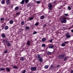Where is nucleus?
I'll return each instance as SVG.
<instances>
[{
	"label": "nucleus",
	"instance_id": "1",
	"mask_svg": "<svg viewBox=\"0 0 73 73\" xmlns=\"http://www.w3.org/2000/svg\"><path fill=\"white\" fill-rule=\"evenodd\" d=\"M62 19L61 21V23H66V22H67V21H66V19L65 17H62Z\"/></svg>",
	"mask_w": 73,
	"mask_h": 73
},
{
	"label": "nucleus",
	"instance_id": "2",
	"mask_svg": "<svg viewBox=\"0 0 73 73\" xmlns=\"http://www.w3.org/2000/svg\"><path fill=\"white\" fill-rule=\"evenodd\" d=\"M36 69L37 68H36V67H31V71H35V70H36Z\"/></svg>",
	"mask_w": 73,
	"mask_h": 73
},
{
	"label": "nucleus",
	"instance_id": "3",
	"mask_svg": "<svg viewBox=\"0 0 73 73\" xmlns=\"http://www.w3.org/2000/svg\"><path fill=\"white\" fill-rule=\"evenodd\" d=\"M65 54L60 55L58 56V57L60 59H62L65 57Z\"/></svg>",
	"mask_w": 73,
	"mask_h": 73
},
{
	"label": "nucleus",
	"instance_id": "4",
	"mask_svg": "<svg viewBox=\"0 0 73 73\" xmlns=\"http://www.w3.org/2000/svg\"><path fill=\"white\" fill-rule=\"evenodd\" d=\"M6 4L7 5H10L11 4V2L10 0H6Z\"/></svg>",
	"mask_w": 73,
	"mask_h": 73
},
{
	"label": "nucleus",
	"instance_id": "5",
	"mask_svg": "<svg viewBox=\"0 0 73 73\" xmlns=\"http://www.w3.org/2000/svg\"><path fill=\"white\" fill-rule=\"evenodd\" d=\"M66 37L67 38H70L71 36L69 35V33H67L66 34Z\"/></svg>",
	"mask_w": 73,
	"mask_h": 73
},
{
	"label": "nucleus",
	"instance_id": "6",
	"mask_svg": "<svg viewBox=\"0 0 73 73\" xmlns=\"http://www.w3.org/2000/svg\"><path fill=\"white\" fill-rule=\"evenodd\" d=\"M36 57V58H40L42 57V56L41 54H37Z\"/></svg>",
	"mask_w": 73,
	"mask_h": 73
},
{
	"label": "nucleus",
	"instance_id": "7",
	"mask_svg": "<svg viewBox=\"0 0 73 73\" xmlns=\"http://www.w3.org/2000/svg\"><path fill=\"white\" fill-rule=\"evenodd\" d=\"M48 7H49V10H50L52 8V5L50 3H49L48 4Z\"/></svg>",
	"mask_w": 73,
	"mask_h": 73
},
{
	"label": "nucleus",
	"instance_id": "8",
	"mask_svg": "<svg viewBox=\"0 0 73 73\" xmlns=\"http://www.w3.org/2000/svg\"><path fill=\"white\" fill-rule=\"evenodd\" d=\"M54 47V45L53 44H52L51 45H50L48 47V48H49L52 49V48H53Z\"/></svg>",
	"mask_w": 73,
	"mask_h": 73
},
{
	"label": "nucleus",
	"instance_id": "9",
	"mask_svg": "<svg viewBox=\"0 0 73 73\" xmlns=\"http://www.w3.org/2000/svg\"><path fill=\"white\" fill-rule=\"evenodd\" d=\"M27 45H31V42L29 40L27 41Z\"/></svg>",
	"mask_w": 73,
	"mask_h": 73
},
{
	"label": "nucleus",
	"instance_id": "10",
	"mask_svg": "<svg viewBox=\"0 0 73 73\" xmlns=\"http://www.w3.org/2000/svg\"><path fill=\"white\" fill-rule=\"evenodd\" d=\"M20 60L21 61H24V57H21L20 58Z\"/></svg>",
	"mask_w": 73,
	"mask_h": 73
},
{
	"label": "nucleus",
	"instance_id": "11",
	"mask_svg": "<svg viewBox=\"0 0 73 73\" xmlns=\"http://www.w3.org/2000/svg\"><path fill=\"white\" fill-rule=\"evenodd\" d=\"M38 60L39 62H42V59L41 58H39Z\"/></svg>",
	"mask_w": 73,
	"mask_h": 73
},
{
	"label": "nucleus",
	"instance_id": "12",
	"mask_svg": "<svg viewBox=\"0 0 73 73\" xmlns=\"http://www.w3.org/2000/svg\"><path fill=\"white\" fill-rule=\"evenodd\" d=\"M9 23L11 24H12L13 23V21L12 20H11L9 21Z\"/></svg>",
	"mask_w": 73,
	"mask_h": 73
},
{
	"label": "nucleus",
	"instance_id": "13",
	"mask_svg": "<svg viewBox=\"0 0 73 73\" xmlns=\"http://www.w3.org/2000/svg\"><path fill=\"white\" fill-rule=\"evenodd\" d=\"M44 68H45V69H48V68H49V66H48V65H46V66H44Z\"/></svg>",
	"mask_w": 73,
	"mask_h": 73
},
{
	"label": "nucleus",
	"instance_id": "14",
	"mask_svg": "<svg viewBox=\"0 0 73 73\" xmlns=\"http://www.w3.org/2000/svg\"><path fill=\"white\" fill-rule=\"evenodd\" d=\"M3 42L4 44H5V43H7V42H8V41L3 39Z\"/></svg>",
	"mask_w": 73,
	"mask_h": 73
},
{
	"label": "nucleus",
	"instance_id": "15",
	"mask_svg": "<svg viewBox=\"0 0 73 73\" xmlns=\"http://www.w3.org/2000/svg\"><path fill=\"white\" fill-rule=\"evenodd\" d=\"M7 46H11V43H10L9 42H8L7 43Z\"/></svg>",
	"mask_w": 73,
	"mask_h": 73
},
{
	"label": "nucleus",
	"instance_id": "16",
	"mask_svg": "<svg viewBox=\"0 0 73 73\" xmlns=\"http://www.w3.org/2000/svg\"><path fill=\"white\" fill-rule=\"evenodd\" d=\"M24 1L26 4H27L29 3V0H24Z\"/></svg>",
	"mask_w": 73,
	"mask_h": 73
},
{
	"label": "nucleus",
	"instance_id": "17",
	"mask_svg": "<svg viewBox=\"0 0 73 73\" xmlns=\"http://www.w3.org/2000/svg\"><path fill=\"white\" fill-rule=\"evenodd\" d=\"M3 38H4L5 37V35L4 34H2V35H1Z\"/></svg>",
	"mask_w": 73,
	"mask_h": 73
},
{
	"label": "nucleus",
	"instance_id": "18",
	"mask_svg": "<svg viewBox=\"0 0 73 73\" xmlns=\"http://www.w3.org/2000/svg\"><path fill=\"white\" fill-rule=\"evenodd\" d=\"M45 17V16L44 15H42L40 18L41 19H44Z\"/></svg>",
	"mask_w": 73,
	"mask_h": 73
},
{
	"label": "nucleus",
	"instance_id": "19",
	"mask_svg": "<svg viewBox=\"0 0 73 73\" xmlns=\"http://www.w3.org/2000/svg\"><path fill=\"white\" fill-rule=\"evenodd\" d=\"M6 70H7L8 72H9V71H10V69L7 67L6 68Z\"/></svg>",
	"mask_w": 73,
	"mask_h": 73
},
{
	"label": "nucleus",
	"instance_id": "20",
	"mask_svg": "<svg viewBox=\"0 0 73 73\" xmlns=\"http://www.w3.org/2000/svg\"><path fill=\"white\" fill-rule=\"evenodd\" d=\"M45 38H42V42H45Z\"/></svg>",
	"mask_w": 73,
	"mask_h": 73
},
{
	"label": "nucleus",
	"instance_id": "21",
	"mask_svg": "<svg viewBox=\"0 0 73 73\" xmlns=\"http://www.w3.org/2000/svg\"><path fill=\"white\" fill-rule=\"evenodd\" d=\"M64 43L65 44H68L69 43V42L68 41H65L64 42Z\"/></svg>",
	"mask_w": 73,
	"mask_h": 73
},
{
	"label": "nucleus",
	"instance_id": "22",
	"mask_svg": "<svg viewBox=\"0 0 73 73\" xmlns=\"http://www.w3.org/2000/svg\"><path fill=\"white\" fill-rule=\"evenodd\" d=\"M8 29V26H7L5 27V30H7Z\"/></svg>",
	"mask_w": 73,
	"mask_h": 73
},
{
	"label": "nucleus",
	"instance_id": "23",
	"mask_svg": "<svg viewBox=\"0 0 73 73\" xmlns=\"http://www.w3.org/2000/svg\"><path fill=\"white\" fill-rule=\"evenodd\" d=\"M24 0H22V1L21 2V4H24Z\"/></svg>",
	"mask_w": 73,
	"mask_h": 73
},
{
	"label": "nucleus",
	"instance_id": "24",
	"mask_svg": "<svg viewBox=\"0 0 73 73\" xmlns=\"http://www.w3.org/2000/svg\"><path fill=\"white\" fill-rule=\"evenodd\" d=\"M61 46H65V44L64 43L61 44Z\"/></svg>",
	"mask_w": 73,
	"mask_h": 73
},
{
	"label": "nucleus",
	"instance_id": "25",
	"mask_svg": "<svg viewBox=\"0 0 73 73\" xmlns=\"http://www.w3.org/2000/svg\"><path fill=\"white\" fill-rule=\"evenodd\" d=\"M68 58V56L65 57L64 59V61H66V59Z\"/></svg>",
	"mask_w": 73,
	"mask_h": 73
},
{
	"label": "nucleus",
	"instance_id": "26",
	"mask_svg": "<svg viewBox=\"0 0 73 73\" xmlns=\"http://www.w3.org/2000/svg\"><path fill=\"white\" fill-rule=\"evenodd\" d=\"M1 3L2 4H4V3H5V1H4V0H3L2 1H1Z\"/></svg>",
	"mask_w": 73,
	"mask_h": 73
},
{
	"label": "nucleus",
	"instance_id": "27",
	"mask_svg": "<svg viewBox=\"0 0 73 73\" xmlns=\"http://www.w3.org/2000/svg\"><path fill=\"white\" fill-rule=\"evenodd\" d=\"M25 23L24 22V21H22V22H21V25H24V24H25Z\"/></svg>",
	"mask_w": 73,
	"mask_h": 73
},
{
	"label": "nucleus",
	"instance_id": "28",
	"mask_svg": "<svg viewBox=\"0 0 73 73\" xmlns=\"http://www.w3.org/2000/svg\"><path fill=\"white\" fill-rule=\"evenodd\" d=\"M31 3H29L27 5V7H29V6H31Z\"/></svg>",
	"mask_w": 73,
	"mask_h": 73
},
{
	"label": "nucleus",
	"instance_id": "29",
	"mask_svg": "<svg viewBox=\"0 0 73 73\" xmlns=\"http://www.w3.org/2000/svg\"><path fill=\"white\" fill-rule=\"evenodd\" d=\"M68 10L70 11L71 10V7L70 6H68Z\"/></svg>",
	"mask_w": 73,
	"mask_h": 73
},
{
	"label": "nucleus",
	"instance_id": "30",
	"mask_svg": "<svg viewBox=\"0 0 73 73\" xmlns=\"http://www.w3.org/2000/svg\"><path fill=\"white\" fill-rule=\"evenodd\" d=\"M13 68H14V69H18V67L16 66H13Z\"/></svg>",
	"mask_w": 73,
	"mask_h": 73
},
{
	"label": "nucleus",
	"instance_id": "31",
	"mask_svg": "<svg viewBox=\"0 0 73 73\" xmlns=\"http://www.w3.org/2000/svg\"><path fill=\"white\" fill-rule=\"evenodd\" d=\"M19 8L18 7H16L15 8V10H18Z\"/></svg>",
	"mask_w": 73,
	"mask_h": 73
},
{
	"label": "nucleus",
	"instance_id": "32",
	"mask_svg": "<svg viewBox=\"0 0 73 73\" xmlns=\"http://www.w3.org/2000/svg\"><path fill=\"white\" fill-rule=\"evenodd\" d=\"M4 53H8V50H6L5 51H4Z\"/></svg>",
	"mask_w": 73,
	"mask_h": 73
},
{
	"label": "nucleus",
	"instance_id": "33",
	"mask_svg": "<svg viewBox=\"0 0 73 73\" xmlns=\"http://www.w3.org/2000/svg\"><path fill=\"white\" fill-rule=\"evenodd\" d=\"M39 24V23L38 22L36 23L35 24V25H36V26H37V25H38Z\"/></svg>",
	"mask_w": 73,
	"mask_h": 73
},
{
	"label": "nucleus",
	"instance_id": "34",
	"mask_svg": "<svg viewBox=\"0 0 73 73\" xmlns=\"http://www.w3.org/2000/svg\"><path fill=\"white\" fill-rule=\"evenodd\" d=\"M42 47H43L44 48L45 47V44H42Z\"/></svg>",
	"mask_w": 73,
	"mask_h": 73
},
{
	"label": "nucleus",
	"instance_id": "35",
	"mask_svg": "<svg viewBox=\"0 0 73 73\" xmlns=\"http://www.w3.org/2000/svg\"><path fill=\"white\" fill-rule=\"evenodd\" d=\"M25 72H26V70H23L21 73H25Z\"/></svg>",
	"mask_w": 73,
	"mask_h": 73
},
{
	"label": "nucleus",
	"instance_id": "36",
	"mask_svg": "<svg viewBox=\"0 0 73 73\" xmlns=\"http://www.w3.org/2000/svg\"><path fill=\"white\" fill-rule=\"evenodd\" d=\"M51 52H49V51H48L47 52V54H48V55H50V54H51Z\"/></svg>",
	"mask_w": 73,
	"mask_h": 73
},
{
	"label": "nucleus",
	"instance_id": "37",
	"mask_svg": "<svg viewBox=\"0 0 73 73\" xmlns=\"http://www.w3.org/2000/svg\"><path fill=\"white\" fill-rule=\"evenodd\" d=\"M25 28L26 29H29V27L28 26H26L25 27Z\"/></svg>",
	"mask_w": 73,
	"mask_h": 73
},
{
	"label": "nucleus",
	"instance_id": "38",
	"mask_svg": "<svg viewBox=\"0 0 73 73\" xmlns=\"http://www.w3.org/2000/svg\"><path fill=\"white\" fill-rule=\"evenodd\" d=\"M0 70H5V69L3 68H0Z\"/></svg>",
	"mask_w": 73,
	"mask_h": 73
},
{
	"label": "nucleus",
	"instance_id": "39",
	"mask_svg": "<svg viewBox=\"0 0 73 73\" xmlns=\"http://www.w3.org/2000/svg\"><path fill=\"white\" fill-rule=\"evenodd\" d=\"M36 2L37 4H40L41 3L40 1H37Z\"/></svg>",
	"mask_w": 73,
	"mask_h": 73
},
{
	"label": "nucleus",
	"instance_id": "40",
	"mask_svg": "<svg viewBox=\"0 0 73 73\" xmlns=\"http://www.w3.org/2000/svg\"><path fill=\"white\" fill-rule=\"evenodd\" d=\"M2 20H3V21H4L5 19H4L3 18H1V21Z\"/></svg>",
	"mask_w": 73,
	"mask_h": 73
},
{
	"label": "nucleus",
	"instance_id": "41",
	"mask_svg": "<svg viewBox=\"0 0 73 73\" xmlns=\"http://www.w3.org/2000/svg\"><path fill=\"white\" fill-rule=\"evenodd\" d=\"M64 15L65 16H68V14H64Z\"/></svg>",
	"mask_w": 73,
	"mask_h": 73
},
{
	"label": "nucleus",
	"instance_id": "42",
	"mask_svg": "<svg viewBox=\"0 0 73 73\" xmlns=\"http://www.w3.org/2000/svg\"><path fill=\"white\" fill-rule=\"evenodd\" d=\"M33 19V17H31L29 19V20H32V19Z\"/></svg>",
	"mask_w": 73,
	"mask_h": 73
},
{
	"label": "nucleus",
	"instance_id": "43",
	"mask_svg": "<svg viewBox=\"0 0 73 73\" xmlns=\"http://www.w3.org/2000/svg\"><path fill=\"white\" fill-rule=\"evenodd\" d=\"M37 33V32L36 31H34L33 34H36Z\"/></svg>",
	"mask_w": 73,
	"mask_h": 73
},
{
	"label": "nucleus",
	"instance_id": "44",
	"mask_svg": "<svg viewBox=\"0 0 73 73\" xmlns=\"http://www.w3.org/2000/svg\"><path fill=\"white\" fill-rule=\"evenodd\" d=\"M46 24H45L44 25H43V27L44 28V27H46Z\"/></svg>",
	"mask_w": 73,
	"mask_h": 73
},
{
	"label": "nucleus",
	"instance_id": "45",
	"mask_svg": "<svg viewBox=\"0 0 73 73\" xmlns=\"http://www.w3.org/2000/svg\"><path fill=\"white\" fill-rule=\"evenodd\" d=\"M53 40V39H52L51 40H50V42H52V40Z\"/></svg>",
	"mask_w": 73,
	"mask_h": 73
},
{
	"label": "nucleus",
	"instance_id": "46",
	"mask_svg": "<svg viewBox=\"0 0 73 73\" xmlns=\"http://www.w3.org/2000/svg\"><path fill=\"white\" fill-rule=\"evenodd\" d=\"M16 14H17V15H20V12L17 13H16Z\"/></svg>",
	"mask_w": 73,
	"mask_h": 73
},
{
	"label": "nucleus",
	"instance_id": "47",
	"mask_svg": "<svg viewBox=\"0 0 73 73\" xmlns=\"http://www.w3.org/2000/svg\"><path fill=\"white\" fill-rule=\"evenodd\" d=\"M53 3H54V4H56V1H54L53 2Z\"/></svg>",
	"mask_w": 73,
	"mask_h": 73
},
{
	"label": "nucleus",
	"instance_id": "48",
	"mask_svg": "<svg viewBox=\"0 0 73 73\" xmlns=\"http://www.w3.org/2000/svg\"><path fill=\"white\" fill-rule=\"evenodd\" d=\"M52 66H53V65H52V64L50 66L51 68H52Z\"/></svg>",
	"mask_w": 73,
	"mask_h": 73
},
{
	"label": "nucleus",
	"instance_id": "49",
	"mask_svg": "<svg viewBox=\"0 0 73 73\" xmlns=\"http://www.w3.org/2000/svg\"><path fill=\"white\" fill-rule=\"evenodd\" d=\"M71 32L73 33V30H71Z\"/></svg>",
	"mask_w": 73,
	"mask_h": 73
},
{
	"label": "nucleus",
	"instance_id": "50",
	"mask_svg": "<svg viewBox=\"0 0 73 73\" xmlns=\"http://www.w3.org/2000/svg\"><path fill=\"white\" fill-rule=\"evenodd\" d=\"M71 73H73V71H72L71 72Z\"/></svg>",
	"mask_w": 73,
	"mask_h": 73
},
{
	"label": "nucleus",
	"instance_id": "51",
	"mask_svg": "<svg viewBox=\"0 0 73 73\" xmlns=\"http://www.w3.org/2000/svg\"><path fill=\"white\" fill-rule=\"evenodd\" d=\"M1 29H0V32H1Z\"/></svg>",
	"mask_w": 73,
	"mask_h": 73
},
{
	"label": "nucleus",
	"instance_id": "52",
	"mask_svg": "<svg viewBox=\"0 0 73 73\" xmlns=\"http://www.w3.org/2000/svg\"><path fill=\"white\" fill-rule=\"evenodd\" d=\"M56 73H60V72H57Z\"/></svg>",
	"mask_w": 73,
	"mask_h": 73
}]
</instances>
